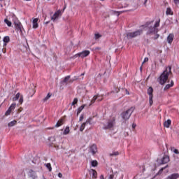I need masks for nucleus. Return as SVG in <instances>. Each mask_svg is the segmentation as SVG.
I'll list each match as a JSON object with an SVG mask.
<instances>
[{
    "label": "nucleus",
    "instance_id": "42",
    "mask_svg": "<svg viewBox=\"0 0 179 179\" xmlns=\"http://www.w3.org/2000/svg\"><path fill=\"white\" fill-rule=\"evenodd\" d=\"M173 1H174L175 3H178V2H179V0H173Z\"/></svg>",
    "mask_w": 179,
    "mask_h": 179
},
{
    "label": "nucleus",
    "instance_id": "44",
    "mask_svg": "<svg viewBox=\"0 0 179 179\" xmlns=\"http://www.w3.org/2000/svg\"><path fill=\"white\" fill-rule=\"evenodd\" d=\"M132 127H133L134 128H135V127H136V124H132Z\"/></svg>",
    "mask_w": 179,
    "mask_h": 179
},
{
    "label": "nucleus",
    "instance_id": "27",
    "mask_svg": "<svg viewBox=\"0 0 179 179\" xmlns=\"http://www.w3.org/2000/svg\"><path fill=\"white\" fill-rule=\"evenodd\" d=\"M166 15H173V10H171V8H166Z\"/></svg>",
    "mask_w": 179,
    "mask_h": 179
},
{
    "label": "nucleus",
    "instance_id": "37",
    "mask_svg": "<svg viewBox=\"0 0 179 179\" xmlns=\"http://www.w3.org/2000/svg\"><path fill=\"white\" fill-rule=\"evenodd\" d=\"M77 103H78V99L77 98H75L72 102V105L75 106V104H77Z\"/></svg>",
    "mask_w": 179,
    "mask_h": 179
},
{
    "label": "nucleus",
    "instance_id": "48",
    "mask_svg": "<svg viewBox=\"0 0 179 179\" xmlns=\"http://www.w3.org/2000/svg\"><path fill=\"white\" fill-rule=\"evenodd\" d=\"M0 38H1V36H0Z\"/></svg>",
    "mask_w": 179,
    "mask_h": 179
},
{
    "label": "nucleus",
    "instance_id": "9",
    "mask_svg": "<svg viewBox=\"0 0 179 179\" xmlns=\"http://www.w3.org/2000/svg\"><path fill=\"white\" fill-rule=\"evenodd\" d=\"M90 54V51L85 50V51H83L82 52L79 53L78 55L81 58H85V57H87Z\"/></svg>",
    "mask_w": 179,
    "mask_h": 179
},
{
    "label": "nucleus",
    "instance_id": "8",
    "mask_svg": "<svg viewBox=\"0 0 179 179\" xmlns=\"http://www.w3.org/2000/svg\"><path fill=\"white\" fill-rule=\"evenodd\" d=\"M62 13L61 10H57L55 13V14L53 15V16L51 17L52 20H57V19H58V17H59V16H61Z\"/></svg>",
    "mask_w": 179,
    "mask_h": 179
},
{
    "label": "nucleus",
    "instance_id": "18",
    "mask_svg": "<svg viewBox=\"0 0 179 179\" xmlns=\"http://www.w3.org/2000/svg\"><path fill=\"white\" fill-rule=\"evenodd\" d=\"M85 107H86V105H83L78 108L77 115H79V114H80V113H82V110H83V108H85Z\"/></svg>",
    "mask_w": 179,
    "mask_h": 179
},
{
    "label": "nucleus",
    "instance_id": "17",
    "mask_svg": "<svg viewBox=\"0 0 179 179\" xmlns=\"http://www.w3.org/2000/svg\"><path fill=\"white\" fill-rule=\"evenodd\" d=\"M147 93L149 96H153V88L152 87H150L147 90Z\"/></svg>",
    "mask_w": 179,
    "mask_h": 179
},
{
    "label": "nucleus",
    "instance_id": "39",
    "mask_svg": "<svg viewBox=\"0 0 179 179\" xmlns=\"http://www.w3.org/2000/svg\"><path fill=\"white\" fill-rule=\"evenodd\" d=\"M148 61H149V58L145 57L143 62V64H145V62H148Z\"/></svg>",
    "mask_w": 179,
    "mask_h": 179
},
{
    "label": "nucleus",
    "instance_id": "22",
    "mask_svg": "<svg viewBox=\"0 0 179 179\" xmlns=\"http://www.w3.org/2000/svg\"><path fill=\"white\" fill-rule=\"evenodd\" d=\"M4 23H6V24H7V26H8V27H10V26H12V22L10 21H9V20H8V19L4 20Z\"/></svg>",
    "mask_w": 179,
    "mask_h": 179
},
{
    "label": "nucleus",
    "instance_id": "28",
    "mask_svg": "<svg viewBox=\"0 0 179 179\" xmlns=\"http://www.w3.org/2000/svg\"><path fill=\"white\" fill-rule=\"evenodd\" d=\"M149 104L153 106V96H149Z\"/></svg>",
    "mask_w": 179,
    "mask_h": 179
},
{
    "label": "nucleus",
    "instance_id": "36",
    "mask_svg": "<svg viewBox=\"0 0 179 179\" xmlns=\"http://www.w3.org/2000/svg\"><path fill=\"white\" fill-rule=\"evenodd\" d=\"M96 97H98L96 99V100H98V101H101V100H103V96H101V95H97Z\"/></svg>",
    "mask_w": 179,
    "mask_h": 179
},
{
    "label": "nucleus",
    "instance_id": "34",
    "mask_svg": "<svg viewBox=\"0 0 179 179\" xmlns=\"http://www.w3.org/2000/svg\"><path fill=\"white\" fill-rule=\"evenodd\" d=\"M47 169H48L49 171H51L52 170V168L51 167V164L48 163L46 164Z\"/></svg>",
    "mask_w": 179,
    "mask_h": 179
},
{
    "label": "nucleus",
    "instance_id": "6",
    "mask_svg": "<svg viewBox=\"0 0 179 179\" xmlns=\"http://www.w3.org/2000/svg\"><path fill=\"white\" fill-rule=\"evenodd\" d=\"M32 27L33 29H38V18L32 19Z\"/></svg>",
    "mask_w": 179,
    "mask_h": 179
},
{
    "label": "nucleus",
    "instance_id": "47",
    "mask_svg": "<svg viewBox=\"0 0 179 179\" xmlns=\"http://www.w3.org/2000/svg\"><path fill=\"white\" fill-rule=\"evenodd\" d=\"M66 79H69V77L66 78Z\"/></svg>",
    "mask_w": 179,
    "mask_h": 179
},
{
    "label": "nucleus",
    "instance_id": "43",
    "mask_svg": "<svg viewBox=\"0 0 179 179\" xmlns=\"http://www.w3.org/2000/svg\"><path fill=\"white\" fill-rule=\"evenodd\" d=\"M100 179H104V176H103V175H101V176H100Z\"/></svg>",
    "mask_w": 179,
    "mask_h": 179
},
{
    "label": "nucleus",
    "instance_id": "46",
    "mask_svg": "<svg viewBox=\"0 0 179 179\" xmlns=\"http://www.w3.org/2000/svg\"><path fill=\"white\" fill-rule=\"evenodd\" d=\"M115 155H118V152H116Z\"/></svg>",
    "mask_w": 179,
    "mask_h": 179
},
{
    "label": "nucleus",
    "instance_id": "24",
    "mask_svg": "<svg viewBox=\"0 0 179 179\" xmlns=\"http://www.w3.org/2000/svg\"><path fill=\"white\" fill-rule=\"evenodd\" d=\"M98 164L99 163L97 162V161L96 160L91 161V165L92 166V167H96Z\"/></svg>",
    "mask_w": 179,
    "mask_h": 179
},
{
    "label": "nucleus",
    "instance_id": "14",
    "mask_svg": "<svg viewBox=\"0 0 179 179\" xmlns=\"http://www.w3.org/2000/svg\"><path fill=\"white\" fill-rule=\"evenodd\" d=\"M179 178L178 173H173L172 175L168 176V179H177Z\"/></svg>",
    "mask_w": 179,
    "mask_h": 179
},
{
    "label": "nucleus",
    "instance_id": "33",
    "mask_svg": "<svg viewBox=\"0 0 179 179\" xmlns=\"http://www.w3.org/2000/svg\"><path fill=\"white\" fill-rule=\"evenodd\" d=\"M51 97V94H48V95L43 99V101H47Z\"/></svg>",
    "mask_w": 179,
    "mask_h": 179
},
{
    "label": "nucleus",
    "instance_id": "19",
    "mask_svg": "<svg viewBox=\"0 0 179 179\" xmlns=\"http://www.w3.org/2000/svg\"><path fill=\"white\" fill-rule=\"evenodd\" d=\"M3 41L4 43V45H6V44L10 41V38H9V36H5L3 39Z\"/></svg>",
    "mask_w": 179,
    "mask_h": 179
},
{
    "label": "nucleus",
    "instance_id": "12",
    "mask_svg": "<svg viewBox=\"0 0 179 179\" xmlns=\"http://www.w3.org/2000/svg\"><path fill=\"white\" fill-rule=\"evenodd\" d=\"M169 162H170V157L166 155L162 158V164H166V163H169Z\"/></svg>",
    "mask_w": 179,
    "mask_h": 179
},
{
    "label": "nucleus",
    "instance_id": "10",
    "mask_svg": "<svg viewBox=\"0 0 179 179\" xmlns=\"http://www.w3.org/2000/svg\"><path fill=\"white\" fill-rule=\"evenodd\" d=\"M90 174L93 179L97 178V172L94 169H91Z\"/></svg>",
    "mask_w": 179,
    "mask_h": 179
},
{
    "label": "nucleus",
    "instance_id": "41",
    "mask_svg": "<svg viewBox=\"0 0 179 179\" xmlns=\"http://www.w3.org/2000/svg\"><path fill=\"white\" fill-rule=\"evenodd\" d=\"M80 121H83V115H81L80 117Z\"/></svg>",
    "mask_w": 179,
    "mask_h": 179
},
{
    "label": "nucleus",
    "instance_id": "38",
    "mask_svg": "<svg viewBox=\"0 0 179 179\" xmlns=\"http://www.w3.org/2000/svg\"><path fill=\"white\" fill-rule=\"evenodd\" d=\"M114 125V122H111L108 124V128H112V127Z\"/></svg>",
    "mask_w": 179,
    "mask_h": 179
},
{
    "label": "nucleus",
    "instance_id": "35",
    "mask_svg": "<svg viewBox=\"0 0 179 179\" xmlns=\"http://www.w3.org/2000/svg\"><path fill=\"white\" fill-rule=\"evenodd\" d=\"M95 39L97 40L101 37V35L100 34H94Z\"/></svg>",
    "mask_w": 179,
    "mask_h": 179
},
{
    "label": "nucleus",
    "instance_id": "45",
    "mask_svg": "<svg viewBox=\"0 0 179 179\" xmlns=\"http://www.w3.org/2000/svg\"><path fill=\"white\" fill-rule=\"evenodd\" d=\"M33 174H34V176H36V173L34 171H32Z\"/></svg>",
    "mask_w": 179,
    "mask_h": 179
},
{
    "label": "nucleus",
    "instance_id": "13",
    "mask_svg": "<svg viewBox=\"0 0 179 179\" xmlns=\"http://www.w3.org/2000/svg\"><path fill=\"white\" fill-rule=\"evenodd\" d=\"M173 86H174V81L171 80L170 83L165 86L164 90H168V89H170V87H173Z\"/></svg>",
    "mask_w": 179,
    "mask_h": 179
},
{
    "label": "nucleus",
    "instance_id": "26",
    "mask_svg": "<svg viewBox=\"0 0 179 179\" xmlns=\"http://www.w3.org/2000/svg\"><path fill=\"white\" fill-rule=\"evenodd\" d=\"M70 131L71 130L69 129V127H66L64 129V135H68V134H69Z\"/></svg>",
    "mask_w": 179,
    "mask_h": 179
},
{
    "label": "nucleus",
    "instance_id": "40",
    "mask_svg": "<svg viewBox=\"0 0 179 179\" xmlns=\"http://www.w3.org/2000/svg\"><path fill=\"white\" fill-rule=\"evenodd\" d=\"M58 178H62V173H58Z\"/></svg>",
    "mask_w": 179,
    "mask_h": 179
},
{
    "label": "nucleus",
    "instance_id": "5",
    "mask_svg": "<svg viewBox=\"0 0 179 179\" xmlns=\"http://www.w3.org/2000/svg\"><path fill=\"white\" fill-rule=\"evenodd\" d=\"M141 33L142 32L141 31H136L135 32H130L127 34V37L129 38H131L132 37H136V36H141Z\"/></svg>",
    "mask_w": 179,
    "mask_h": 179
},
{
    "label": "nucleus",
    "instance_id": "2",
    "mask_svg": "<svg viewBox=\"0 0 179 179\" xmlns=\"http://www.w3.org/2000/svg\"><path fill=\"white\" fill-rule=\"evenodd\" d=\"M13 101H18V103L20 105L23 104V101H24L23 95L19 92L17 93L13 98Z\"/></svg>",
    "mask_w": 179,
    "mask_h": 179
},
{
    "label": "nucleus",
    "instance_id": "30",
    "mask_svg": "<svg viewBox=\"0 0 179 179\" xmlns=\"http://www.w3.org/2000/svg\"><path fill=\"white\" fill-rule=\"evenodd\" d=\"M86 127V123H83L80 126V131H81V132L85 129Z\"/></svg>",
    "mask_w": 179,
    "mask_h": 179
},
{
    "label": "nucleus",
    "instance_id": "25",
    "mask_svg": "<svg viewBox=\"0 0 179 179\" xmlns=\"http://www.w3.org/2000/svg\"><path fill=\"white\" fill-rule=\"evenodd\" d=\"M8 108L11 110V111H13V110L16 108V103H12Z\"/></svg>",
    "mask_w": 179,
    "mask_h": 179
},
{
    "label": "nucleus",
    "instance_id": "1",
    "mask_svg": "<svg viewBox=\"0 0 179 179\" xmlns=\"http://www.w3.org/2000/svg\"><path fill=\"white\" fill-rule=\"evenodd\" d=\"M171 73V67L168 66L166 68V70L161 74L159 77V83L160 85H164L167 80L169 79V76Z\"/></svg>",
    "mask_w": 179,
    "mask_h": 179
},
{
    "label": "nucleus",
    "instance_id": "31",
    "mask_svg": "<svg viewBox=\"0 0 179 179\" xmlns=\"http://www.w3.org/2000/svg\"><path fill=\"white\" fill-rule=\"evenodd\" d=\"M11 113H12V110L8 108V109L7 110V111L5 113V115H6V117H8V115H10Z\"/></svg>",
    "mask_w": 179,
    "mask_h": 179
},
{
    "label": "nucleus",
    "instance_id": "4",
    "mask_svg": "<svg viewBox=\"0 0 179 179\" xmlns=\"http://www.w3.org/2000/svg\"><path fill=\"white\" fill-rule=\"evenodd\" d=\"M89 153L92 155V156H94L95 155H97L99 153V150H97V145L93 144L89 148Z\"/></svg>",
    "mask_w": 179,
    "mask_h": 179
},
{
    "label": "nucleus",
    "instance_id": "16",
    "mask_svg": "<svg viewBox=\"0 0 179 179\" xmlns=\"http://www.w3.org/2000/svg\"><path fill=\"white\" fill-rule=\"evenodd\" d=\"M64 124V119H60L58 120L57 124H55L56 128H58L59 127H61V125Z\"/></svg>",
    "mask_w": 179,
    "mask_h": 179
},
{
    "label": "nucleus",
    "instance_id": "15",
    "mask_svg": "<svg viewBox=\"0 0 179 179\" xmlns=\"http://www.w3.org/2000/svg\"><path fill=\"white\" fill-rule=\"evenodd\" d=\"M171 125V121L170 120L165 121L164 123V127H165V128H170Z\"/></svg>",
    "mask_w": 179,
    "mask_h": 179
},
{
    "label": "nucleus",
    "instance_id": "32",
    "mask_svg": "<svg viewBox=\"0 0 179 179\" xmlns=\"http://www.w3.org/2000/svg\"><path fill=\"white\" fill-rule=\"evenodd\" d=\"M97 99H99V96H94L92 98V99L91 100L92 104H93V103H94V101H96V100H97Z\"/></svg>",
    "mask_w": 179,
    "mask_h": 179
},
{
    "label": "nucleus",
    "instance_id": "29",
    "mask_svg": "<svg viewBox=\"0 0 179 179\" xmlns=\"http://www.w3.org/2000/svg\"><path fill=\"white\" fill-rule=\"evenodd\" d=\"M171 152H173V153H175V155H179V152H178V150L174 148H172L171 149Z\"/></svg>",
    "mask_w": 179,
    "mask_h": 179
},
{
    "label": "nucleus",
    "instance_id": "3",
    "mask_svg": "<svg viewBox=\"0 0 179 179\" xmlns=\"http://www.w3.org/2000/svg\"><path fill=\"white\" fill-rule=\"evenodd\" d=\"M132 109H128L127 110L123 112L121 115L122 120L127 121V120H129V117L132 115Z\"/></svg>",
    "mask_w": 179,
    "mask_h": 179
},
{
    "label": "nucleus",
    "instance_id": "21",
    "mask_svg": "<svg viewBox=\"0 0 179 179\" xmlns=\"http://www.w3.org/2000/svg\"><path fill=\"white\" fill-rule=\"evenodd\" d=\"M15 29L17 30H22V23L20 22L15 23Z\"/></svg>",
    "mask_w": 179,
    "mask_h": 179
},
{
    "label": "nucleus",
    "instance_id": "20",
    "mask_svg": "<svg viewBox=\"0 0 179 179\" xmlns=\"http://www.w3.org/2000/svg\"><path fill=\"white\" fill-rule=\"evenodd\" d=\"M16 124H17V122L16 120H13L8 124V127H15Z\"/></svg>",
    "mask_w": 179,
    "mask_h": 179
},
{
    "label": "nucleus",
    "instance_id": "7",
    "mask_svg": "<svg viewBox=\"0 0 179 179\" xmlns=\"http://www.w3.org/2000/svg\"><path fill=\"white\" fill-rule=\"evenodd\" d=\"M160 26V23L159 22H155V25L153 27H151L150 28V33H156L157 31V29L156 28L159 27Z\"/></svg>",
    "mask_w": 179,
    "mask_h": 179
},
{
    "label": "nucleus",
    "instance_id": "11",
    "mask_svg": "<svg viewBox=\"0 0 179 179\" xmlns=\"http://www.w3.org/2000/svg\"><path fill=\"white\" fill-rule=\"evenodd\" d=\"M173 40H174V35L173 34H170L167 37V42L169 44H171V43H173Z\"/></svg>",
    "mask_w": 179,
    "mask_h": 179
},
{
    "label": "nucleus",
    "instance_id": "23",
    "mask_svg": "<svg viewBox=\"0 0 179 179\" xmlns=\"http://www.w3.org/2000/svg\"><path fill=\"white\" fill-rule=\"evenodd\" d=\"M36 93V89H32L29 91V96L30 97H33Z\"/></svg>",
    "mask_w": 179,
    "mask_h": 179
}]
</instances>
